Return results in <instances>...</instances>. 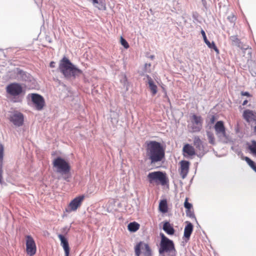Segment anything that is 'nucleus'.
<instances>
[{
	"instance_id": "nucleus-37",
	"label": "nucleus",
	"mask_w": 256,
	"mask_h": 256,
	"mask_svg": "<svg viewBox=\"0 0 256 256\" xmlns=\"http://www.w3.org/2000/svg\"><path fill=\"white\" fill-rule=\"evenodd\" d=\"M248 100H244L242 104V106H246L248 104Z\"/></svg>"
},
{
	"instance_id": "nucleus-11",
	"label": "nucleus",
	"mask_w": 256,
	"mask_h": 256,
	"mask_svg": "<svg viewBox=\"0 0 256 256\" xmlns=\"http://www.w3.org/2000/svg\"><path fill=\"white\" fill-rule=\"evenodd\" d=\"M84 198L85 196L84 195H81L76 197L70 202L68 206L69 210H66V211L68 212L76 211L77 209L81 206Z\"/></svg>"
},
{
	"instance_id": "nucleus-16",
	"label": "nucleus",
	"mask_w": 256,
	"mask_h": 256,
	"mask_svg": "<svg viewBox=\"0 0 256 256\" xmlns=\"http://www.w3.org/2000/svg\"><path fill=\"white\" fill-rule=\"evenodd\" d=\"M58 236L60 240L61 245L64 250L65 256H69L70 247L67 240L62 234H59Z\"/></svg>"
},
{
	"instance_id": "nucleus-27",
	"label": "nucleus",
	"mask_w": 256,
	"mask_h": 256,
	"mask_svg": "<svg viewBox=\"0 0 256 256\" xmlns=\"http://www.w3.org/2000/svg\"><path fill=\"white\" fill-rule=\"evenodd\" d=\"M4 154V147L2 144H0V162L2 164Z\"/></svg>"
},
{
	"instance_id": "nucleus-9",
	"label": "nucleus",
	"mask_w": 256,
	"mask_h": 256,
	"mask_svg": "<svg viewBox=\"0 0 256 256\" xmlns=\"http://www.w3.org/2000/svg\"><path fill=\"white\" fill-rule=\"evenodd\" d=\"M30 96L36 109L38 110H42L45 106L44 98L37 94H32Z\"/></svg>"
},
{
	"instance_id": "nucleus-5",
	"label": "nucleus",
	"mask_w": 256,
	"mask_h": 256,
	"mask_svg": "<svg viewBox=\"0 0 256 256\" xmlns=\"http://www.w3.org/2000/svg\"><path fill=\"white\" fill-rule=\"evenodd\" d=\"M136 256H153L152 251L150 246L143 242H140L134 246Z\"/></svg>"
},
{
	"instance_id": "nucleus-14",
	"label": "nucleus",
	"mask_w": 256,
	"mask_h": 256,
	"mask_svg": "<svg viewBox=\"0 0 256 256\" xmlns=\"http://www.w3.org/2000/svg\"><path fill=\"white\" fill-rule=\"evenodd\" d=\"M194 145L195 146L196 150L198 153V156L204 154V146L202 142L198 136H195L194 138Z\"/></svg>"
},
{
	"instance_id": "nucleus-32",
	"label": "nucleus",
	"mask_w": 256,
	"mask_h": 256,
	"mask_svg": "<svg viewBox=\"0 0 256 256\" xmlns=\"http://www.w3.org/2000/svg\"><path fill=\"white\" fill-rule=\"evenodd\" d=\"M2 174H3V170H2V164H0V183L2 184Z\"/></svg>"
},
{
	"instance_id": "nucleus-17",
	"label": "nucleus",
	"mask_w": 256,
	"mask_h": 256,
	"mask_svg": "<svg viewBox=\"0 0 256 256\" xmlns=\"http://www.w3.org/2000/svg\"><path fill=\"white\" fill-rule=\"evenodd\" d=\"M242 116L248 122L254 120L256 118L255 114L252 110H245L243 112Z\"/></svg>"
},
{
	"instance_id": "nucleus-23",
	"label": "nucleus",
	"mask_w": 256,
	"mask_h": 256,
	"mask_svg": "<svg viewBox=\"0 0 256 256\" xmlns=\"http://www.w3.org/2000/svg\"><path fill=\"white\" fill-rule=\"evenodd\" d=\"M243 160H245L250 168L256 172V164L255 162L247 156L244 157Z\"/></svg>"
},
{
	"instance_id": "nucleus-36",
	"label": "nucleus",
	"mask_w": 256,
	"mask_h": 256,
	"mask_svg": "<svg viewBox=\"0 0 256 256\" xmlns=\"http://www.w3.org/2000/svg\"><path fill=\"white\" fill-rule=\"evenodd\" d=\"M92 0V4L94 5H96V4H99L98 0Z\"/></svg>"
},
{
	"instance_id": "nucleus-24",
	"label": "nucleus",
	"mask_w": 256,
	"mask_h": 256,
	"mask_svg": "<svg viewBox=\"0 0 256 256\" xmlns=\"http://www.w3.org/2000/svg\"><path fill=\"white\" fill-rule=\"evenodd\" d=\"M248 149L251 153L256 156V142L252 141V144L248 146Z\"/></svg>"
},
{
	"instance_id": "nucleus-28",
	"label": "nucleus",
	"mask_w": 256,
	"mask_h": 256,
	"mask_svg": "<svg viewBox=\"0 0 256 256\" xmlns=\"http://www.w3.org/2000/svg\"><path fill=\"white\" fill-rule=\"evenodd\" d=\"M208 137L209 142L211 144H214V142H215V138H214V134L212 133L209 132L208 134Z\"/></svg>"
},
{
	"instance_id": "nucleus-42",
	"label": "nucleus",
	"mask_w": 256,
	"mask_h": 256,
	"mask_svg": "<svg viewBox=\"0 0 256 256\" xmlns=\"http://www.w3.org/2000/svg\"><path fill=\"white\" fill-rule=\"evenodd\" d=\"M97 8H98L99 10H101V9H102V8H100V7H98V6H97Z\"/></svg>"
},
{
	"instance_id": "nucleus-1",
	"label": "nucleus",
	"mask_w": 256,
	"mask_h": 256,
	"mask_svg": "<svg viewBox=\"0 0 256 256\" xmlns=\"http://www.w3.org/2000/svg\"><path fill=\"white\" fill-rule=\"evenodd\" d=\"M146 155L151 164L161 162L165 156L164 149L159 142L156 141L146 142Z\"/></svg>"
},
{
	"instance_id": "nucleus-19",
	"label": "nucleus",
	"mask_w": 256,
	"mask_h": 256,
	"mask_svg": "<svg viewBox=\"0 0 256 256\" xmlns=\"http://www.w3.org/2000/svg\"><path fill=\"white\" fill-rule=\"evenodd\" d=\"M193 230V225L190 222H187V224L184 228V236L188 240L190 239V236Z\"/></svg>"
},
{
	"instance_id": "nucleus-41",
	"label": "nucleus",
	"mask_w": 256,
	"mask_h": 256,
	"mask_svg": "<svg viewBox=\"0 0 256 256\" xmlns=\"http://www.w3.org/2000/svg\"><path fill=\"white\" fill-rule=\"evenodd\" d=\"M64 179L65 180H66V181H68V177H67V178H66V176H64Z\"/></svg>"
},
{
	"instance_id": "nucleus-40",
	"label": "nucleus",
	"mask_w": 256,
	"mask_h": 256,
	"mask_svg": "<svg viewBox=\"0 0 256 256\" xmlns=\"http://www.w3.org/2000/svg\"><path fill=\"white\" fill-rule=\"evenodd\" d=\"M254 132L256 134V126L254 128Z\"/></svg>"
},
{
	"instance_id": "nucleus-31",
	"label": "nucleus",
	"mask_w": 256,
	"mask_h": 256,
	"mask_svg": "<svg viewBox=\"0 0 256 256\" xmlns=\"http://www.w3.org/2000/svg\"><path fill=\"white\" fill-rule=\"evenodd\" d=\"M216 120V118L214 115L210 116H209V122L208 123L210 124H214Z\"/></svg>"
},
{
	"instance_id": "nucleus-26",
	"label": "nucleus",
	"mask_w": 256,
	"mask_h": 256,
	"mask_svg": "<svg viewBox=\"0 0 256 256\" xmlns=\"http://www.w3.org/2000/svg\"><path fill=\"white\" fill-rule=\"evenodd\" d=\"M184 206L187 209L186 213L188 214V211L190 210L192 206V204L188 202V198H186L185 200V202H184Z\"/></svg>"
},
{
	"instance_id": "nucleus-29",
	"label": "nucleus",
	"mask_w": 256,
	"mask_h": 256,
	"mask_svg": "<svg viewBox=\"0 0 256 256\" xmlns=\"http://www.w3.org/2000/svg\"><path fill=\"white\" fill-rule=\"evenodd\" d=\"M228 20L231 23L234 24L235 21L236 20V16L234 14H232L230 15L229 16H228Z\"/></svg>"
},
{
	"instance_id": "nucleus-39",
	"label": "nucleus",
	"mask_w": 256,
	"mask_h": 256,
	"mask_svg": "<svg viewBox=\"0 0 256 256\" xmlns=\"http://www.w3.org/2000/svg\"><path fill=\"white\" fill-rule=\"evenodd\" d=\"M150 66H151V64H145V68H148V67L150 68Z\"/></svg>"
},
{
	"instance_id": "nucleus-22",
	"label": "nucleus",
	"mask_w": 256,
	"mask_h": 256,
	"mask_svg": "<svg viewBox=\"0 0 256 256\" xmlns=\"http://www.w3.org/2000/svg\"><path fill=\"white\" fill-rule=\"evenodd\" d=\"M140 228V224L136 222H130L128 225V230L130 232H135Z\"/></svg>"
},
{
	"instance_id": "nucleus-15",
	"label": "nucleus",
	"mask_w": 256,
	"mask_h": 256,
	"mask_svg": "<svg viewBox=\"0 0 256 256\" xmlns=\"http://www.w3.org/2000/svg\"><path fill=\"white\" fill-rule=\"evenodd\" d=\"M214 128L216 133L218 136H222L223 137L226 136V128L222 121L220 120L217 122Z\"/></svg>"
},
{
	"instance_id": "nucleus-25",
	"label": "nucleus",
	"mask_w": 256,
	"mask_h": 256,
	"mask_svg": "<svg viewBox=\"0 0 256 256\" xmlns=\"http://www.w3.org/2000/svg\"><path fill=\"white\" fill-rule=\"evenodd\" d=\"M206 45L208 46V48H213L217 53L219 52V50L217 47L216 46L215 44L212 42V44L210 42V41L208 40L207 42H205Z\"/></svg>"
},
{
	"instance_id": "nucleus-7",
	"label": "nucleus",
	"mask_w": 256,
	"mask_h": 256,
	"mask_svg": "<svg viewBox=\"0 0 256 256\" xmlns=\"http://www.w3.org/2000/svg\"><path fill=\"white\" fill-rule=\"evenodd\" d=\"M6 92L10 95L16 96L21 94L24 92V90L20 84L13 82L7 86Z\"/></svg>"
},
{
	"instance_id": "nucleus-34",
	"label": "nucleus",
	"mask_w": 256,
	"mask_h": 256,
	"mask_svg": "<svg viewBox=\"0 0 256 256\" xmlns=\"http://www.w3.org/2000/svg\"><path fill=\"white\" fill-rule=\"evenodd\" d=\"M240 94L242 96H246L248 97H251L252 95L248 92H242Z\"/></svg>"
},
{
	"instance_id": "nucleus-35",
	"label": "nucleus",
	"mask_w": 256,
	"mask_h": 256,
	"mask_svg": "<svg viewBox=\"0 0 256 256\" xmlns=\"http://www.w3.org/2000/svg\"><path fill=\"white\" fill-rule=\"evenodd\" d=\"M92 0V4L94 5H96V4H99L98 0Z\"/></svg>"
},
{
	"instance_id": "nucleus-4",
	"label": "nucleus",
	"mask_w": 256,
	"mask_h": 256,
	"mask_svg": "<svg viewBox=\"0 0 256 256\" xmlns=\"http://www.w3.org/2000/svg\"><path fill=\"white\" fill-rule=\"evenodd\" d=\"M148 178L150 184L155 183L156 184L165 186L168 182L166 174L160 171L150 172Z\"/></svg>"
},
{
	"instance_id": "nucleus-38",
	"label": "nucleus",
	"mask_w": 256,
	"mask_h": 256,
	"mask_svg": "<svg viewBox=\"0 0 256 256\" xmlns=\"http://www.w3.org/2000/svg\"><path fill=\"white\" fill-rule=\"evenodd\" d=\"M50 66L51 68H54V62H52L50 63Z\"/></svg>"
},
{
	"instance_id": "nucleus-30",
	"label": "nucleus",
	"mask_w": 256,
	"mask_h": 256,
	"mask_svg": "<svg viewBox=\"0 0 256 256\" xmlns=\"http://www.w3.org/2000/svg\"><path fill=\"white\" fill-rule=\"evenodd\" d=\"M120 43L125 48H129V44L128 42L122 37H121L120 38Z\"/></svg>"
},
{
	"instance_id": "nucleus-21",
	"label": "nucleus",
	"mask_w": 256,
	"mask_h": 256,
	"mask_svg": "<svg viewBox=\"0 0 256 256\" xmlns=\"http://www.w3.org/2000/svg\"><path fill=\"white\" fill-rule=\"evenodd\" d=\"M159 210L162 213H166L168 212V204L166 200H160L158 206Z\"/></svg>"
},
{
	"instance_id": "nucleus-3",
	"label": "nucleus",
	"mask_w": 256,
	"mask_h": 256,
	"mask_svg": "<svg viewBox=\"0 0 256 256\" xmlns=\"http://www.w3.org/2000/svg\"><path fill=\"white\" fill-rule=\"evenodd\" d=\"M52 166L56 172L62 175L69 174L70 170V166L68 162L60 157H58L53 160Z\"/></svg>"
},
{
	"instance_id": "nucleus-12",
	"label": "nucleus",
	"mask_w": 256,
	"mask_h": 256,
	"mask_svg": "<svg viewBox=\"0 0 256 256\" xmlns=\"http://www.w3.org/2000/svg\"><path fill=\"white\" fill-rule=\"evenodd\" d=\"M180 164L179 172L182 178L184 179L188 172L190 162L186 160H182L180 162Z\"/></svg>"
},
{
	"instance_id": "nucleus-18",
	"label": "nucleus",
	"mask_w": 256,
	"mask_h": 256,
	"mask_svg": "<svg viewBox=\"0 0 256 256\" xmlns=\"http://www.w3.org/2000/svg\"><path fill=\"white\" fill-rule=\"evenodd\" d=\"M146 77L148 80V83L151 92L153 96H154L158 92V87L154 84V80L150 76L146 75Z\"/></svg>"
},
{
	"instance_id": "nucleus-13",
	"label": "nucleus",
	"mask_w": 256,
	"mask_h": 256,
	"mask_svg": "<svg viewBox=\"0 0 256 256\" xmlns=\"http://www.w3.org/2000/svg\"><path fill=\"white\" fill-rule=\"evenodd\" d=\"M182 152L184 156H193L198 154L194 148L188 144H186L184 146Z\"/></svg>"
},
{
	"instance_id": "nucleus-33",
	"label": "nucleus",
	"mask_w": 256,
	"mask_h": 256,
	"mask_svg": "<svg viewBox=\"0 0 256 256\" xmlns=\"http://www.w3.org/2000/svg\"><path fill=\"white\" fill-rule=\"evenodd\" d=\"M201 34L202 36L204 42H207L208 40L207 39V38H206V36L204 31L203 30H202Z\"/></svg>"
},
{
	"instance_id": "nucleus-20",
	"label": "nucleus",
	"mask_w": 256,
	"mask_h": 256,
	"mask_svg": "<svg viewBox=\"0 0 256 256\" xmlns=\"http://www.w3.org/2000/svg\"><path fill=\"white\" fill-rule=\"evenodd\" d=\"M163 229L168 234L172 235L174 233V228L168 222L164 223L163 226Z\"/></svg>"
},
{
	"instance_id": "nucleus-10",
	"label": "nucleus",
	"mask_w": 256,
	"mask_h": 256,
	"mask_svg": "<svg viewBox=\"0 0 256 256\" xmlns=\"http://www.w3.org/2000/svg\"><path fill=\"white\" fill-rule=\"evenodd\" d=\"M9 120L16 126H22L24 122V114L18 111L13 112L9 117Z\"/></svg>"
},
{
	"instance_id": "nucleus-6",
	"label": "nucleus",
	"mask_w": 256,
	"mask_h": 256,
	"mask_svg": "<svg viewBox=\"0 0 256 256\" xmlns=\"http://www.w3.org/2000/svg\"><path fill=\"white\" fill-rule=\"evenodd\" d=\"M190 128L192 132H199L202 129L203 120L201 116L193 114L190 118Z\"/></svg>"
},
{
	"instance_id": "nucleus-8",
	"label": "nucleus",
	"mask_w": 256,
	"mask_h": 256,
	"mask_svg": "<svg viewBox=\"0 0 256 256\" xmlns=\"http://www.w3.org/2000/svg\"><path fill=\"white\" fill-rule=\"evenodd\" d=\"M26 252L30 256H33L36 252V242L31 236H26Z\"/></svg>"
},
{
	"instance_id": "nucleus-2",
	"label": "nucleus",
	"mask_w": 256,
	"mask_h": 256,
	"mask_svg": "<svg viewBox=\"0 0 256 256\" xmlns=\"http://www.w3.org/2000/svg\"><path fill=\"white\" fill-rule=\"evenodd\" d=\"M59 69L60 72L67 78H76V76H80L82 74V70L76 68L70 61V60L64 57L60 60L59 64Z\"/></svg>"
}]
</instances>
